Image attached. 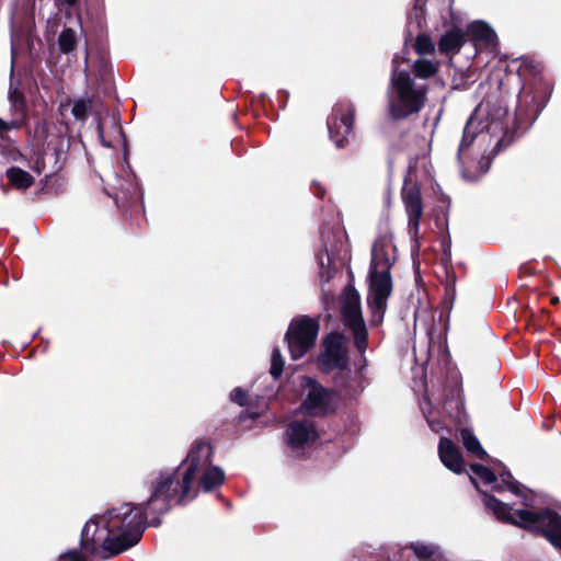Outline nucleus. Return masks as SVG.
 <instances>
[{
  "mask_svg": "<svg viewBox=\"0 0 561 561\" xmlns=\"http://www.w3.org/2000/svg\"><path fill=\"white\" fill-rule=\"evenodd\" d=\"M483 503L503 523L522 527L542 536L553 548L561 551V515L545 508L541 511L513 510L494 496L483 493Z\"/></svg>",
  "mask_w": 561,
  "mask_h": 561,
  "instance_id": "2",
  "label": "nucleus"
},
{
  "mask_svg": "<svg viewBox=\"0 0 561 561\" xmlns=\"http://www.w3.org/2000/svg\"><path fill=\"white\" fill-rule=\"evenodd\" d=\"M558 300H559V299H558L557 297L552 298V302H553V304H557V302H558Z\"/></svg>",
  "mask_w": 561,
  "mask_h": 561,
  "instance_id": "35",
  "label": "nucleus"
},
{
  "mask_svg": "<svg viewBox=\"0 0 561 561\" xmlns=\"http://www.w3.org/2000/svg\"><path fill=\"white\" fill-rule=\"evenodd\" d=\"M467 35L477 47H491L495 45L496 34L485 22L474 21L470 23L467 27Z\"/></svg>",
  "mask_w": 561,
  "mask_h": 561,
  "instance_id": "16",
  "label": "nucleus"
},
{
  "mask_svg": "<svg viewBox=\"0 0 561 561\" xmlns=\"http://www.w3.org/2000/svg\"><path fill=\"white\" fill-rule=\"evenodd\" d=\"M414 47L416 53L420 55L431 54L435 49L432 39L427 35H419Z\"/></svg>",
  "mask_w": 561,
  "mask_h": 561,
  "instance_id": "24",
  "label": "nucleus"
},
{
  "mask_svg": "<svg viewBox=\"0 0 561 561\" xmlns=\"http://www.w3.org/2000/svg\"><path fill=\"white\" fill-rule=\"evenodd\" d=\"M355 111L350 103L334 105L332 115L328 121V128L331 140L337 148H342L346 138L353 130Z\"/></svg>",
  "mask_w": 561,
  "mask_h": 561,
  "instance_id": "9",
  "label": "nucleus"
},
{
  "mask_svg": "<svg viewBox=\"0 0 561 561\" xmlns=\"http://www.w3.org/2000/svg\"><path fill=\"white\" fill-rule=\"evenodd\" d=\"M62 2H64L65 4H67V5H70V7H71V5L76 4L77 0H62Z\"/></svg>",
  "mask_w": 561,
  "mask_h": 561,
  "instance_id": "33",
  "label": "nucleus"
},
{
  "mask_svg": "<svg viewBox=\"0 0 561 561\" xmlns=\"http://www.w3.org/2000/svg\"><path fill=\"white\" fill-rule=\"evenodd\" d=\"M284 360L279 350L274 348L272 353L271 375L277 379L283 373Z\"/></svg>",
  "mask_w": 561,
  "mask_h": 561,
  "instance_id": "25",
  "label": "nucleus"
},
{
  "mask_svg": "<svg viewBox=\"0 0 561 561\" xmlns=\"http://www.w3.org/2000/svg\"><path fill=\"white\" fill-rule=\"evenodd\" d=\"M465 43V34L459 28L446 32L439 41L438 47L442 53L450 54L460 50Z\"/></svg>",
  "mask_w": 561,
  "mask_h": 561,
  "instance_id": "17",
  "label": "nucleus"
},
{
  "mask_svg": "<svg viewBox=\"0 0 561 561\" xmlns=\"http://www.w3.org/2000/svg\"><path fill=\"white\" fill-rule=\"evenodd\" d=\"M408 549H411L420 561H437L442 558L439 548L432 543L414 542L404 548Z\"/></svg>",
  "mask_w": 561,
  "mask_h": 561,
  "instance_id": "18",
  "label": "nucleus"
},
{
  "mask_svg": "<svg viewBox=\"0 0 561 561\" xmlns=\"http://www.w3.org/2000/svg\"><path fill=\"white\" fill-rule=\"evenodd\" d=\"M396 260L393 233L388 230L380 234L373 245L370 267L390 270Z\"/></svg>",
  "mask_w": 561,
  "mask_h": 561,
  "instance_id": "12",
  "label": "nucleus"
},
{
  "mask_svg": "<svg viewBox=\"0 0 561 561\" xmlns=\"http://www.w3.org/2000/svg\"><path fill=\"white\" fill-rule=\"evenodd\" d=\"M319 322L309 317L294 319L287 330L286 341L293 359H299L314 345Z\"/></svg>",
  "mask_w": 561,
  "mask_h": 561,
  "instance_id": "6",
  "label": "nucleus"
},
{
  "mask_svg": "<svg viewBox=\"0 0 561 561\" xmlns=\"http://www.w3.org/2000/svg\"><path fill=\"white\" fill-rule=\"evenodd\" d=\"M98 134H99V137H100L101 142L103 144V146H105V147H110L111 145H110V144H107V142L105 141V139H104V128H103V125H102V123H101V122H99V124H98Z\"/></svg>",
  "mask_w": 561,
  "mask_h": 561,
  "instance_id": "31",
  "label": "nucleus"
},
{
  "mask_svg": "<svg viewBox=\"0 0 561 561\" xmlns=\"http://www.w3.org/2000/svg\"><path fill=\"white\" fill-rule=\"evenodd\" d=\"M21 126V122L19 119H13L11 122H5L0 118V138L3 137V135L12 129H16Z\"/></svg>",
  "mask_w": 561,
  "mask_h": 561,
  "instance_id": "27",
  "label": "nucleus"
},
{
  "mask_svg": "<svg viewBox=\"0 0 561 561\" xmlns=\"http://www.w3.org/2000/svg\"><path fill=\"white\" fill-rule=\"evenodd\" d=\"M427 89L417 83L410 72L398 69V57L392 59V73L387 91L389 114L393 119H402L419 113L426 101Z\"/></svg>",
  "mask_w": 561,
  "mask_h": 561,
  "instance_id": "3",
  "label": "nucleus"
},
{
  "mask_svg": "<svg viewBox=\"0 0 561 561\" xmlns=\"http://www.w3.org/2000/svg\"><path fill=\"white\" fill-rule=\"evenodd\" d=\"M438 70V65L430 59L419 58L413 64V72L417 78L427 79Z\"/></svg>",
  "mask_w": 561,
  "mask_h": 561,
  "instance_id": "22",
  "label": "nucleus"
},
{
  "mask_svg": "<svg viewBox=\"0 0 561 561\" xmlns=\"http://www.w3.org/2000/svg\"><path fill=\"white\" fill-rule=\"evenodd\" d=\"M231 401L238 403L239 405H244L247 403V393L241 388H236L230 393Z\"/></svg>",
  "mask_w": 561,
  "mask_h": 561,
  "instance_id": "28",
  "label": "nucleus"
},
{
  "mask_svg": "<svg viewBox=\"0 0 561 561\" xmlns=\"http://www.w3.org/2000/svg\"><path fill=\"white\" fill-rule=\"evenodd\" d=\"M363 367L355 374L350 369L343 368L335 378V385L339 388L340 396L344 398L357 397L365 388V375Z\"/></svg>",
  "mask_w": 561,
  "mask_h": 561,
  "instance_id": "14",
  "label": "nucleus"
},
{
  "mask_svg": "<svg viewBox=\"0 0 561 561\" xmlns=\"http://www.w3.org/2000/svg\"><path fill=\"white\" fill-rule=\"evenodd\" d=\"M323 352L319 356V363L324 371L332 369L342 370L346 367L347 357L345 342L342 335L331 333L323 343Z\"/></svg>",
  "mask_w": 561,
  "mask_h": 561,
  "instance_id": "10",
  "label": "nucleus"
},
{
  "mask_svg": "<svg viewBox=\"0 0 561 561\" xmlns=\"http://www.w3.org/2000/svg\"><path fill=\"white\" fill-rule=\"evenodd\" d=\"M318 432L311 421L301 420L291 422L286 430L288 446L299 451L316 442Z\"/></svg>",
  "mask_w": 561,
  "mask_h": 561,
  "instance_id": "13",
  "label": "nucleus"
},
{
  "mask_svg": "<svg viewBox=\"0 0 561 561\" xmlns=\"http://www.w3.org/2000/svg\"><path fill=\"white\" fill-rule=\"evenodd\" d=\"M392 291L390 270L373 268L369 271L368 307L371 311V323L382 322L387 309V300Z\"/></svg>",
  "mask_w": 561,
  "mask_h": 561,
  "instance_id": "5",
  "label": "nucleus"
},
{
  "mask_svg": "<svg viewBox=\"0 0 561 561\" xmlns=\"http://www.w3.org/2000/svg\"><path fill=\"white\" fill-rule=\"evenodd\" d=\"M461 440L466 449L477 456L478 458L484 460L488 458L486 451L482 448L481 444L479 443L478 438L473 435V433L468 428H462L461 433Z\"/></svg>",
  "mask_w": 561,
  "mask_h": 561,
  "instance_id": "20",
  "label": "nucleus"
},
{
  "mask_svg": "<svg viewBox=\"0 0 561 561\" xmlns=\"http://www.w3.org/2000/svg\"><path fill=\"white\" fill-rule=\"evenodd\" d=\"M438 456L443 465L455 473L465 469V462L457 445L448 437L442 436L438 443Z\"/></svg>",
  "mask_w": 561,
  "mask_h": 561,
  "instance_id": "15",
  "label": "nucleus"
},
{
  "mask_svg": "<svg viewBox=\"0 0 561 561\" xmlns=\"http://www.w3.org/2000/svg\"><path fill=\"white\" fill-rule=\"evenodd\" d=\"M404 210L408 216L409 233L416 239L420 231V220L423 216L421 190L416 184H405L401 192Z\"/></svg>",
  "mask_w": 561,
  "mask_h": 561,
  "instance_id": "11",
  "label": "nucleus"
},
{
  "mask_svg": "<svg viewBox=\"0 0 561 561\" xmlns=\"http://www.w3.org/2000/svg\"><path fill=\"white\" fill-rule=\"evenodd\" d=\"M302 386L307 389V397L301 410L310 415H323L334 411L337 404V393L323 388L310 377H304Z\"/></svg>",
  "mask_w": 561,
  "mask_h": 561,
  "instance_id": "8",
  "label": "nucleus"
},
{
  "mask_svg": "<svg viewBox=\"0 0 561 561\" xmlns=\"http://www.w3.org/2000/svg\"><path fill=\"white\" fill-rule=\"evenodd\" d=\"M87 105L84 102H77L72 107V113L77 118H81L85 115Z\"/></svg>",
  "mask_w": 561,
  "mask_h": 561,
  "instance_id": "30",
  "label": "nucleus"
},
{
  "mask_svg": "<svg viewBox=\"0 0 561 561\" xmlns=\"http://www.w3.org/2000/svg\"><path fill=\"white\" fill-rule=\"evenodd\" d=\"M322 240H323L324 253L318 255V261H319L320 267L322 270H324L325 267L329 268L331 266V264L333 263V256L330 253V250L328 249V244H327L325 237H324L323 232H322Z\"/></svg>",
  "mask_w": 561,
  "mask_h": 561,
  "instance_id": "26",
  "label": "nucleus"
},
{
  "mask_svg": "<svg viewBox=\"0 0 561 561\" xmlns=\"http://www.w3.org/2000/svg\"><path fill=\"white\" fill-rule=\"evenodd\" d=\"M43 167H44V162H42V161L37 160V161H36V165H35V168H34V169H35V171L39 174V173H41V171H42V168H43Z\"/></svg>",
  "mask_w": 561,
  "mask_h": 561,
  "instance_id": "32",
  "label": "nucleus"
},
{
  "mask_svg": "<svg viewBox=\"0 0 561 561\" xmlns=\"http://www.w3.org/2000/svg\"><path fill=\"white\" fill-rule=\"evenodd\" d=\"M512 122L501 103H479L467 121L457 152L463 178L472 181L488 172L492 159L513 141Z\"/></svg>",
  "mask_w": 561,
  "mask_h": 561,
  "instance_id": "1",
  "label": "nucleus"
},
{
  "mask_svg": "<svg viewBox=\"0 0 561 561\" xmlns=\"http://www.w3.org/2000/svg\"><path fill=\"white\" fill-rule=\"evenodd\" d=\"M77 33L70 27H65L58 37L59 50L62 54L71 53L77 46Z\"/></svg>",
  "mask_w": 561,
  "mask_h": 561,
  "instance_id": "23",
  "label": "nucleus"
},
{
  "mask_svg": "<svg viewBox=\"0 0 561 561\" xmlns=\"http://www.w3.org/2000/svg\"><path fill=\"white\" fill-rule=\"evenodd\" d=\"M321 277H322V278H324V277H325V279H327V280H329V279H330V277H331V276H330L329 271H328V272H325V273H324V272H321Z\"/></svg>",
  "mask_w": 561,
  "mask_h": 561,
  "instance_id": "34",
  "label": "nucleus"
},
{
  "mask_svg": "<svg viewBox=\"0 0 561 561\" xmlns=\"http://www.w3.org/2000/svg\"><path fill=\"white\" fill-rule=\"evenodd\" d=\"M341 313L344 324L352 331L354 343L360 354L367 350L368 332L363 319L360 299L353 288H346L342 295Z\"/></svg>",
  "mask_w": 561,
  "mask_h": 561,
  "instance_id": "4",
  "label": "nucleus"
},
{
  "mask_svg": "<svg viewBox=\"0 0 561 561\" xmlns=\"http://www.w3.org/2000/svg\"><path fill=\"white\" fill-rule=\"evenodd\" d=\"M470 469L474 477L469 476V478L476 488H479L476 480V478H478L483 484L492 485V490L496 492L510 491L522 497V502L525 506L531 505V500L524 493V488L513 478L510 471L500 472V476L496 477L493 471L481 465H471Z\"/></svg>",
  "mask_w": 561,
  "mask_h": 561,
  "instance_id": "7",
  "label": "nucleus"
},
{
  "mask_svg": "<svg viewBox=\"0 0 561 561\" xmlns=\"http://www.w3.org/2000/svg\"><path fill=\"white\" fill-rule=\"evenodd\" d=\"M422 411L432 431L439 432L440 430H443V423L439 420L432 417L431 412L427 413L424 405H422Z\"/></svg>",
  "mask_w": 561,
  "mask_h": 561,
  "instance_id": "29",
  "label": "nucleus"
},
{
  "mask_svg": "<svg viewBox=\"0 0 561 561\" xmlns=\"http://www.w3.org/2000/svg\"><path fill=\"white\" fill-rule=\"evenodd\" d=\"M7 176L10 183L19 190H26L34 183V179L31 174L15 167L7 170Z\"/></svg>",
  "mask_w": 561,
  "mask_h": 561,
  "instance_id": "21",
  "label": "nucleus"
},
{
  "mask_svg": "<svg viewBox=\"0 0 561 561\" xmlns=\"http://www.w3.org/2000/svg\"><path fill=\"white\" fill-rule=\"evenodd\" d=\"M463 407L462 391L458 381H455L450 396H447L444 401V409L451 416H458Z\"/></svg>",
  "mask_w": 561,
  "mask_h": 561,
  "instance_id": "19",
  "label": "nucleus"
}]
</instances>
